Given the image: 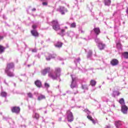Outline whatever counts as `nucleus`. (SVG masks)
<instances>
[{
    "instance_id": "obj_12",
    "label": "nucleus",
    "mask_w": 128,
    "mask_h": 128,
    "mask_svg": "<svg viewBox=\"0 0 128 128\" xmlns=\"http://www.w3.org/2000/svg\"><path fill=\"white\" fill-rule=\"evenodd\" d=\"M110 64L112 66H118V60L116 59H112L110 61Z\"/></svg>"
},
{
    "instance_id": "obj_17",
    "label": "nucleus",
    "mask_w": 128,
    "mask_h": 128,
    "mask_svg": "<svg viewBox=\"0 0 128 128\" xmlns=\"http://www.w3.org/2000/svg\"><path fill=\"white\" fill-rule=\"evenodd\" d=\"M105 6H110L112 0H104Z\"/></svg>"
},
{
    "instance_id": "obj_31",
    "label": "nucleus",
    "mask_w": 128,
    "mask_h": 128,
    "mask_svg": "<svg viewBox=\"0 0 128 128\" xmlns=\"http://www.w3.org/2000/svg\"><path fill=\"white\" fill-rule=\"evenodd\" d=\"M27 94L28 98H32V92H28Z\"/></svg>"
},
{
    "instance_id": "obj_32",
    "label": "nucleus",
    "mask_w": 128,
    "mask_h": 128,
    "mask_svg": "<svg viewBox=\"0 0 128 128\" xmlns=\"http://www.w3.org/2000/svg\"><path fill=\"white\" fill-rule=\"evenodd\" d=\"M66 32V30L64 29H62L61 30V34H64Z\"/></svg>"
},
{
    "instance_id": "obj_25",
    "label": "nucleus",
    "mask_w": 128,
    "mask_h": 128,
    "mask_svg": "<svg viewBox=\"0 0 128 128\" xmlns=\"http://www.w3.org/2000/svg\"><path fill=\"white\" fill-rule=\"evenodd\" d=\"M115 126L116 128H118L120 126H122V124L120 123V121H116L115 122Z\"/></svg>"
},
{
    "instance_id": "obj_29",
    "label": "nucleus",
    "mask_w": 128,
    "mask_h": 128,
    "mask_svg": "<svg viewBox=\"0 0 128 128\" xmlns=\"http://www.w3.org/2000/svg\"><path fill=\"white\" fill-rule=\"evenodd\" d=\"M34 118H36V120H38V118H40V114L38 113H35Z\"/></svg>"
},
{
    "instance_id": "obj_19",
    "label": "nucleus",
    "mask_w": 128,
    "mask_h": 128,
    "mask_svg": "<svg viewBox=\"0 0 128 128\" xmlns=\"http://www.w3.org/2000/svg\"><path fill=\"white\" fill-rule=\"evenodd\" d=\"M64 10H66V8L64 6H60V12H61L62 14H64Z\"/></svg>"
},
{
    "instance_id": "obj_33",
    "label": "nucleus",
    "mask_w": 128,
    "mask_h": 128,
    "mask_svg": "<svg viewBox=\"0 0 128 128\" xmlns=\"http://www.w3.org/2000/svg\"><path fill=\"white\" fill-rule=\"evenodd\" d=\"M43 6H48V2H42Z\"/></svg>"
},
{
    "instance_id": "obj_2",
    "label": "nucleus",
    "mask_w": 128,
    "mask_h": 128,
    "mask_svg": "<svg viewBox=\"0 0 128 128\" xmlns=\"http://www.w3.org/2000/svg\"><path fill=\"white\" fill-rule=\"evenodd\" d=\"M66 112L68 114L67 116L68 122H72L74 121V115H72V112L70 110H68Z\"/></svg>"
},
{
    "instance_id": "obj_22",
    "label": "nucleus",
    "mask_w": 128,
    "mask_h": 128,
    "mask_svg": "<svg viewBox=\"0 0 128 128\" xmlns=\"http://www.w3.org/2000/svg\"><path fill=\"white\" fill-rule=\"evenodd\" d=\"M55 46L56 48H62V42H58Z\"/></svg>"
},
{
    "instance_id": "obj_18",
    "label": "nucleus",
    "mask_w": 128,
    "mask_h": 128,
    "mask_svg": "<svg viewBox=\"0 0 128 128\" xmlns=\"http://www.w3.org/2000/svg\"><path fill=\"white\" fill-rule=\"evenodd\" d=\"M119 104H122V106H126V102H124V98H122L119 100L118 102Z\"/></svg>"
},
{
    "instance_id": "obj_35",
    "label": "nucleus",
    "mask_w": 128,
    "mask_h": 128,
    "mask_svg": "<svg viewBox=\"0 0 128 128\" xmlns=\"http://www.w3.org/2000/svg\"><path fill=\"white\" fill-rule=\"evenodd\" d=\"M2 38H4V36H0V40H2Z\"/></svg>"
},
{
    "instance_id": "obj_1",
    "label": "nucleus",
    "mask_w": 128,
    "mask_h": 128,
    "mask_svg": "<svg viewBox=\"0 0 128 128\" xmlns=\"http://www.w3.org/2000/svg\"><path fill=\"white\" fill-rule=\"evenodd\" d=\"M51 23L52 24V28L54 30H60V24H58V22L56 20H52Z\"/></svg>"
},
{
    "instance_id": "obj_36",
    "label": "nucleus",
    "mask_w": 128,
    "mask_h": 128,
    "mask_svg": "<svg viewBox=\"0 0 128 128\" xmlns=\"http://www.w3.org/2000/svg\"><path fill=\"white\" fill-rule=\"evenodd\" d=\"M120 92H118L117 96H120Z\"/></svg>"
},
{
    "instance_id": "obj_13",
    "label": "nucleus",
    "mask_w": 128,
    "mask_h": 128,
    "mask_svg": "<svg viewBox=\"0 0 128 128\" xmlns=\"http://www.w3.org/2000/svg\"><path fill=\"white\" fill-rule=\"evenodd\" d=\"M54 72L58 75V76H60V68H55Z\"/></svg>"
},
{
    "instance_id": "obj_11",
    "label": "nucleus",
    "mask_w": 128,
    "mask_h": 128,
    "mask_svg": "<svg viewBox=\"0 0 128 128\" xmlns=\"http://www.w3.org/2000/svg\"><path fill=\"white\" fill-rule=\"evenodd\" d=\"M56 56V54H48V57L46 58V60H50L51 58H54Z\"/></svg>"
},
{
    "instance_id": "obj_15",
    "label": "nucleus",
    "mask_w": 128,
    "mask_h": 128,
    "mask_svg": "<svg viewBox=\"0 0 128 128\" xmlns=\"http://www.w3.org/2000/svg\"><path fill=\"white\" fill-rule=\"evenodd\" d=\"M31 34L34 36H38V32L36 30H32Z\"/></svg>"
},
{
    "instance_id": "obj_38",
    "label": "nucleus",
    "mask_w": 128,
    "mask_h": 128,
    "mask_svg": "<svg viewBox=\"0 0 128 128\" xmlns=\"http://www.w3.org/2000/svg\"><path fill=\"white\" fill-rule=\"evenodd\" d=\"M88 109H85V112H88Z\"/></svg>"
},
{
    "instance_id": "obj_3",
    "label": "nucleus",
    "mask_w": 128,
    "mask_h": 128,
    "mask_svg": "<svg viewBox=\"0 0 128 128\" xmlns=\"http://www.w3.org/2000/svg\"><path fill=\"white\" fill-rule=\"evenodd\" d=\"M11 110L12 112L18 114L20 112V108L18 106H14L12 108Z\"/></svg>"
},
{
    "instance_id": "obj_30",
    "label": "nucleus",
    "mask_w": 128,
    "mask_h": 128,
    "mask_svg": "<svg viewBox=\"0 0 128 128\" xmlns=\"http://www.w3.org/2000/svg\"><path fill=\"white\" fill-rule=\"evenodd\" d=\"M44 86L45 88H48L50 86V84L48 82H45Z\"/></svg>"
},
{
    "instance_id": "obj_20",
    "label": "nucleus",
    "mask_w": 128,
    "mask_h": 128,
    "mask_svg": "<svg viewBox=\"0 0 128 128\" xmlns=\"http://www.w3.org/2000/svg\"><path fill=\"white\" fill-rule=\"evenodd\" d=\"M90 84L92 86H96V82L94 80H92L90 81Z\"/></svg>"
},
{
    "instance_id": "obj_16",
    "label": "nucleus",
    "mask_w": 128,
    "mask_h": 128,
    "mask_svg": "<svg viewBox=\"0 0 128 128\" xmlns=\"http://www.w3.org/2000/svg\"><path fill=\"white\" fill-rule=\"evenodd\" d=\"M94 32H95L96 34L98 36V34H100V30L98 28H94Z\"/></svg>"
},
{
    "instance_id": "obj_4",
    "label": "nucleus",
    "mask_w": 128,
    "mask_h": 128,
    "mask_svg": "<svg viewBox=\"0 0 128 128\" xmlns=\"http://www.w3.org/2000/svg\"><path fill=\"white\" fill-rule=\"evenodd\" d=\"M48 76L52 78V80H56L58 76L54 72H49L48 74Z\"/></svg>"
},
{
    "instance_id": "obj_34",
    "label": "nucleus",
    "mask_w": 128,
    "mask_h": 128,
    "mask_svg": "<svg viewBox=\"0 0 128 128\" xmlns=\"http://www.w3.org/2000/svg\"><path fill=\"white\" fill-rule=\"evenodd\" d=\"M32 28L34 30H36V25H33L32 26Z\"/></svg>"
},
{
    "instance_id": "obj_24",
    "label": "nucleus",
    "mask_w": 128,
    "mask_h": 128,
    "mask_svg": "<svg viewBox=\"0 0 128 128\" xmlns=\"http://www.w3.org/2000/svg\"><path fill=\"white\" fill-rule=\"evenodd\" d=\"M122 56H124V58H126V60L128 59V52H125L122 53Z\"/></svg>"
},
{
    "instance_id": "obj_23",
    "label": "nucleus",
    "mask_w": 128,
    "mask_h": 128,
    "mask_svg": "<svg viewBox=\"0 0 128 128\" xmlns=\"http://www.w3.org/2000/svg\"><path fill=\"white\" fill-rule=\"evenodd\" d=\"M4 50H6V48L2 45H0V54H2V52H4Z\"/></svg>"
},
{
    "instance_id": "obj_37",
    "label": "nucleus",
    "mask_w": 128,
    "mask_h": 128,
    "mask_svg": "<svg viewBox=\"0 0 128 128\" xmlns=\"http://www.w3.org/2000/svg\"><path fill=\"white\" fill-rule=\"evenodd\" d=\"M32 10L33 12H34V10H36V8H34L33 9H32Z\"/></svg>"
},
{
    "instance_id": "obj_9",
    "label": "nucleus",
    "mask_w": 128,
    "mask_h": 128,
    "mask_svg": "<svg viewBox=\"0 0 128 128\" xmlns=\"http://www.w3.org/2000/svg\"><path fill=\"white\" fill-rule=\"evenodd\" d=\"M71 88H78V84L74 78L72 79V82L70 84Z\"/></svg>"
},
{
    "instance_id": "obj_5",
    "label": "nucleus",
    "mask_w": 128,
    "mask_h": 128,
    "mask_svg": "<svg viewBox=\"0 0 128 128\" xmlns=\"http://www.w3.org/2000/svg\"><path fill=\"white\" fill-rule=\"evenodd\" d=\"M98 48L100 50H104V48H106V44H104L102 42H98Z\"/></svg>"
},
{
    "instance_id": "obj_10",
    "label": "nucleus",
    "mask_w": 128,
    "mask_h": 128,
    "mask_svg": "<svg viewBox=\"0 0 128 128\" xmlns=\"http://www.w3.org/2000/svg\"><path fill=\"white\" fill-rule=\"evenodd\" d=\"M5 72L10 78H13V76H14V74L10 72V70H5Z\"/></svg>"
},
{
    "instance_id": "obj_7",
    "label": "nucleus",
    "mask_w": 128,
    "mask_h": 128,
    "mask_svg": "<svg viewBox=\"0 0 128 128\" xmlns=\"http://www.w3.org/2000/svg\"><path fill=\"white\" fill-rule=\"evenodd\" d=\"M128 108L126 105L122 106L121 111L124 114H128Z\"/></svg>"
},
{
    "instance_id": "obj_39",
    "label": "nucleus",
    "mask_w": 128,
    "mask_h": 128,
    "mask_svg": "<svg viewBox=\"0 0 128 128\" xmlns=\"http://www.w3.org/2000/svg\"><path fill=\"white\" fill-rule=\"evenodd\" d=\"M64 28H66V30H68V26H65Z\"/></svg>"
},
{
    "instance_id": "obj_26",
    "label": "nucleus",
    "mask_w": 128,
    "mask_h": 128,
    "mask_svg": "<svg viewBox=\"0 0 128 128\" xmlns=\"http://www.w3.org/2000/svg\"><path fill=\"white\" fill-rule=\"evenodd\" d=\"M44 99H46V96L44 95H40L38 97V100H44Z\"/></svg>"
},
{
    "instance_id": "obj_27",
    "label": "nucleus",
    "mask_w": 128,
    "mask_h": 128,
    "mask_svg": "<svg viewBox=\"0 0 128 128\" xmlns=\"http://www.w3.org/2000/svg\"><path fill=\"white\" fill-rule=\"evenodd\" d=\"M0 96L3 98H6V96H8V94L6 92H1Z\"/></svg>"
},
{
    "instance_id": "obj_8",
    "label": "nucleus",
    "mask_w": 128,
    "mask_h": 128,
    "mask_svg": "<svg viewBox=\"0 0 128 128\" xmlns=\"http://www.w3.org/2000/svg\"><path fill=\"white\" fill-rule=\"evenodd\" d=\"M50 70V67H47L42 70L41 74H42V76H46V74H48Z\"/></svg>"
},
{
    "instance_id": "obj_28",
    "label": "nucleus",
    "mask_w": 128,
    "mask_h": 128,
    "mask_svg": "<svg viewBox=\"0 0 128 128\" xmlns=\"http://www.w3.org/2000/svg\"><path fill=\"white\" fill-rule=\"evenodd\" d=\"M70 27L72 28H76V22L72 23L70 25Z\"/></svg>"
},
{
    "instance_id": "obj_14",
    "label": "nucleus",
    "mask_w": 128,
    "mask_h": 128,
    "mask_svg": "<svg viewBox=\"0 0 128 128\" xmlns=\"http://www.w3.org/2000/svg\"><path fill=\"white\" fill-rule=\"evenodd\" d=\"M34 84L38 88H42V82L40 80L35 81Z\"/></svg>"
},
{
    "instance_id": "obj_21",
    "label": "nucleus",
    "mask_w": 128,
    "mask_h": 128,
    "mask_svg": "<svg viewBox=\"0 0 128 128\" xmlns=\"http://www.w3.org/2000/svg\"><path fill=\"white\" fill-rule=\"evenodd\" d=\"M87 118H88V120H92V122L94 124H96V121L94 120L92 118V116L88 115V116H87Z\"/></svg>"
},
{
    "instance_id": "obj_6",
    "label": "nucleus",
    "mask_w": 128,
    "mask_h": 128,
    "mask_svg": "<svg viewBox=\"0 0 128 128\" xmlns=\"http://www.w3.org/2000/svg\"><path fill=\"white\" fill-rule=\"evenodd\" d=\"M14 68V64L12 62L7 64L6 68L5 70H10L11 68Z\"/></svg>"
}]
</instances>
